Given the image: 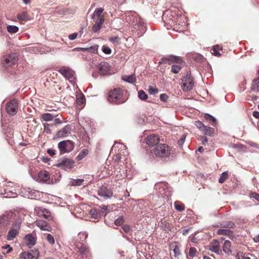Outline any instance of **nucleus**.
<instances>
[{"instance_id": "nucleus-60", "label": "nucleus", "mask_w": 259, "mask_h": 259, "mask_svg": "<svg viewBox=\"0 0 259 259\" xmlns=\"http://www.w3.org/2000/svg\"><path fill=\"white\" fill-rule=\"evenodd\" d=\"M79 236H80V237L81 236H83L84 237V239H85L87 237H88V233L85 232H80L79 234H78Z\"/></svg>"}, {"instance_id": "nucleus-64", "label": "nucleus", "mask_w": 259, "mask_h": 259, "mask_svg": "<svg viewBox=\"0 0 259 259\" xmlns=\"http://www.w3.org/2000/svg\"><path fill=\"white\" fill-rule=\"evenodd\" d=\"M19 259H26V256H25V252H23L21 253L20 256H19Z\"/></svg>"}, {"instance_id": "nucleus-50", "label": "nucleus", "mask_w": 259, "mask_h": 259, "mask_svg": "<svg viewBox=\"0 0 259 259\" xmlns=\"http://www.w3.org/2000/svg\"><path fill=\"white\" fill-rule=\"evenodd\" d=\"M101 25L95 23L92 27V30L94 32H97L101 29Z\"/></svg>"}, {"instance_id": "nucleus-27", "label": "nucleus", "mask_w": 259, "mask_h": 259, "mask_svg": "<svg viewBox=\"0 0 259 259\" xmlns=\"http://www.w3.org/2000/svg\"><path fill=\"white\" fill-rule=\"evenodd\" d=\"M17 19L20 21H26L29 19V16L26 12L18 14L17 16Z\"/></svg>"}, {"instance_id": "nucleus-2", "label": "nucleus", "mask_w": 259, "mask_h": 259, "mask_svg": "<svg viewBox=\"0 0 259 259\" xmlns=\"http://www.w3.org/2000/svg\"><path fill=\"white\" fill-rule=\"evenodd\" d=\"M153 154L158 158L167 157L171 154L170 149L166 144H160L153 148Z\"/></svg>"}, {"instance_id": "nucleus-14", "label": "nucleus", "mask_w": 259, "mask_h": 259, "mask_svg": "<svg viewBox=\"0 0 259 259\" xmlns=\"http://www.w3.org/2000/svg\"><path fill=\"white\" fill-rule=\"evenodd\" d=\"M71 126L69 125H66L62 130H60L57 134L58 138H64L67 137L71 134Z\"/></svg>"}, {"instance_id": "nucleus-26", "label": "nucleus", "mask_w": 259, "mask_h": 259, "mask_svg": "<svg viewBox=\"0 0 259 259\" xmlns=\"http://www.w3.org/2000/svg\"><path fill=\"white\" fill-rule=\"evenodd\" d=\"M231 245V243L229 240H226L224 243L223 245V251L226 253H229L231 252V250L230 249Z\"/></svg>"}, {"instance_id": "nucleus-20", "label": "nucleus", "mask_w": 259, "mask_h": 259, "mask_svg": "<svg viewBox=\"0 0 259 259\" xmlns=\"http://www.w3.org/2000/svg\"><path fill=\"white\" fill-rule=\"evenodd\" d=\"M9 185L6 186L5 189V192L4 193V197L6 198H14L16 196V193L14 192L13 190H10V188H9L10 186V184H12L11 183H9Z\"/></svg>"}, {"instance_id": "nucleus-58", "label": "nucleus", "mask_w": 259, "mask_h": 259, "mask_svg": "<svg viewBox=\"0 0 259 259\" xmlns=\"http://www.w3.org/2000/svg\"><path fill=\"white\" fill-rule=\"evenodd\" d=\"M87 48H76L73 49V51H87Z\"/></svg>"}, {"instance_id": "nucleus-43", "label": "nucleus", "mask_w": 259, "mask_h": 259, "mask_svg": "<svg viewBox=\"0 0 259 259\" xmlns=\"http://www.w3.org/2000/svg\"><path fill=\"white\" fill-rule=\"evenodd\" d=\"M109 40L112 43L115 45H118L119 43L120 38L118 36H115L110 38Z\"/></svg>"}, {"instance_id": "nucleus-33", "label": "nucleus", "mask_w": 259, "mask_h": 259, "mask_svg": "<svg viewBox=\"0 0 259 259\" xmlns=\"http://www.w3.org/2000/svg\"><path fill=\"white\" fill-rule=\"evenodd\" d=\"M7 29L8 31L11 33H16L19 29L17 26L13 25H8Z\"/></svg>"}, {"instance_id": "nucleus-13", "label": "nucleus", "mask_w": 259, "mask_h": 259, "mask_svg": "<svg viewBox=\"0 0 259 259\" xmlns=\"http://www.w3.org/2000/svg\"><path fill=\"white\" fill-rule=\"evenodd\" d=\"M74 163L73 161L66 159L61 160L57 164V166L64 169L71 168L73 167Z\"/></svg>"}, {"instance_id": "nucleus-9", "label": "nucleus", "mask_w": 259, "mask_h": 259, "mask_svg": "<svg viewBox=\"0 0 259 259\" xmlns=\"http://www.w3.org/2000/svg\"><path fill=\"white\" fill-rule=\"evenodd\" d=\"M98 194L104 200L110 198L113 195L112 191L105 186L101 187L98 191Z\"/></svg>"}, {"instance_id": "nucleus-54", "label": "nucleus", "mask_w": 259, "mask_h": 259, "mask_svg": "<svg viewBox=\"0 0 259 259\" xmlns=\"http://www.w3.org/2000/svg\"><path fill=\"white\" fill-rule=\"evenodd\" d=\"M175 208L178 211H182L185 209V207L183 204H175Z\"/></svg>"}, {"instance_id": "nucleus-34", "label": "nucleus", "mask_w": 259, "mask_h": 259, "mask_svg": "<svg viewBox=\"0 0 259 259\" xmlns=\"http://www.w3.org/2000/svg\"><path fill=\"white\" fill-rule=\"evenodd\" d=\"M181 65H172L171 69V72L174 73H178L182 68Z\"/></svg>"}, {"instance_id": "nucleus-31", "label": "nucleus", "mask_w": 259, "mask_h": 259, "mask_svg": "<svg viewBox=\"0 0 259 259\" xmlns=\"http://www.w3.org/2000/svg\"><path fill=\"white\" fill-rule=\"evenodd\" d=\"M89 153V151L87 149H83L79 154L77 156L76 159L78 160H81L83 158H84L86 155Z\"/></svg>"}, {"instance_id": "nucleus-32", "label": "nucleus", "mask_w": 259, "mask_h": 259, "mask_svg": "<svg viewBox=\"0 0 259 259\" xmlns=\"http://www.w3.org/2000/svg\"><path fill=\"white\" fill-rule=\"evenodd\" d=\"M89 214L92 218L97 219L100 216V213L96 209H92L89 211Z\"/></svg>"}, {"instance_id": "nucleus-19", "label": "nucleus", "mask_w": 259, "mask_h": 259, "mask_svg": "<svg viewBox=\"0 0 259 259\" xmlns=\"http://www.w3.org/2000/svg\"><path fill=\"white\" fill-rule=\"evenodd\" d=\"M40 182L46 183L50 179L49 173L47 171H41L38 174Z\"/></svg>"}, {"instance_id": "nucleus-28", "label": "nucleus", "mask_w": 259, "mask_h": 259, "mask_svg": "<svg viewBox=\"0 0 259 259\" xmlns=\"http://www.w3.org/2000/svg\"><path fill=\"white\" fill-rule=\"evenodd\" d=\"M123 80L124 81L129 82V83H133L136 80V78L134 75L132 74L130 75H124L122 77Z\"/></svg>"}, {"instance_id": "nucleus-40", "label": "nucleus", "mask_w": 259, "mask_h": 259, "mask_svg": "<svg viewBox=\"0 0 259 259\" xmlns=\"http://www.w3.org/2000/svg\"><path fill=\"white\" fill-rule=\"evenodd\" d=\"M98 47H99L98 45H95V46L89 47V48H87V51H88V52H91V53H97Z\"/></svg>"}, {"instance_id": "nucleus-29", "label": "nucleus", "mask_w": 259, "mask_h": 259, "mask_svg": "<svg viewBox=\"0 0 259 259\" xmlns=\"http://www.w3.org/2000/svg\"><path fill=\"white\" fill-rule=\"evenodd\" d=\"M55 117V116L50 113H45L42 114V119L46 121H51Z\"/></svg>"}, {"instance_id": "nucleus-41", "label": "nucleus", "mask_w": 259, "mask_h": 259, "mask_svg": "<svg viewBox=\"0 0 259 259\" xmlns=\"http://www.w3.org/2000/svg\"><path fill=\"white\" fill-rule=\"evenodd\" d=\"M39 256V252L36 250L34 252V255H32L31 253L29 252L27 253V257L28 259H37V257Z\"/></svg>"}, {"instance_id": "nucleus-46", "label": "nucleus", "mask_w": 259, "mask_h": 259, "mask_svg": "<svg viewBox=\"0 0 259 259\" xmlns=\"http://www.w3.org/2000/svg\"><path fill=\"white\" fill-rule=\"evenodd\" d=\"M138 97L140 99L142 100H146V93L145 92L141 90L138 92Z\"/></svg>"}, {"instance_id": "nucleus-35", "label": "nucleus", "mask_w": 259, "mask_h": 259, "mask_svg": "<svg viewBox=\"0 0 259 259\" xmlns=\"http://www.w3.org/2000/svg\"><path fill=\"white\" fill-rule=\"evenodd\" d=\"M1 248H2V250H3L4 249H7V251L6 252L2 251V253L4 254L9 253L11 252L13 250V248L12 247H11L10 245L9 244H7L5 246H2L1 247Z\"/></svg>"}, {"instance_id": "nucleus-38", "label": "nucleus", "mask_w": 259, "mask_h": 259, "mask_svg": "<svg viewBox=\"0 0 259 259\" xmlns=\"http://www.w3.org/2000/svg\"><path fill=\"white\" fill-rule=\"evenodd\" d=\"M218 234L220 235H230L232 232L229 229H220L218 230Z\"/></svg>"}, {"instance_id": "nucleus-45", "label": "nucleus", "mask_w": 259, "mask_h": 259, "mask_svg": "<svg viewBox=\"0 0 259 259\" xmlns=\"http://www.w3.org/2000/svg\"><path fill=\"white\" fill-rule=\"evenodd\" d=\"M47 240L49 243L53 245L55 243V240L54 237L50 234L47 235Z\"/></svg>"}, {"instance_id": "nucleus-3", "label": "nucleus", "mask_w": 259, "mask_h": 259, "mask_svg": "<svg viewBox=\"0 0 259 259\" xmlns=\"http://www.w3.org/2000/svg\"><path fill=\"white\" fill-rule=\"evenodd\" d=\"M58 145L61 154L72 151L74 147L73 142L70 140L61 141Z\"/></svg>"}, {"instance_id": "nucleus-30", "label": "nucleus", "mask_w": 259, "mask_h": 259, "mask_svg": "<svg viewBox=\"0 0 259 259\" xmlns=\"http://www.w3.org/2000/svg\"><path fill=\"white\" fill-rule=\"evenodd\" d=\"M83 179H73L70 181V184L72 186H80L83 184Z\"/></svg>"}, {"instance_id": "nucleus-18", "label": "nucleus", "mask_w": 259, "mask_h": 259, "mask_svg": "<svg viewBox=\"0 0 259 259\" xmlns=\"http://www.w3.org/2000/svg\"><path fill=\"white\" fill-rule=\"evenodd\" d=\"M159 139L157 136L155 135H149L147 137V144L149 146L155 145L158 143Z\"/></svg>"}, {"instance_id": "nucleus-53", "label": "nucleus", "mask_w": 259, "mask_h": 259, "mask_svg": "<svg viewBox=\"0 0 259 259\" xmlns=\"http://www.w3.org/2000/svg\"><path fill=\"white\" fill-rule=\"evenodd\" d=\"M185 139H186L185 136L183 135L181 138V139L178 141V144L179 146H180V147H182L183 146V144L185 142Z\"/></svg>"}, {"instance_id": "nucleus-8", "label": "nucleus", "mask_w": 259, "mask_h": 259, "mask_svg": "<svg viewBox=\"0 0 259 259\" xmlns=\"http://www.w3.org/2000/svg\"><path fill=\"white\" fill-rule=\"evenodd\" d=\"M20 228V225L19 223H15L12 225V227L9 230L7 236V239L8 240H12L18 234Z\"/></svg>"}, {"instance_id": "nucleus-23", "label": "nucleus", "mask_w": 259, "mask_h": 259, "mask_svg": "<svg viewBox=\"0 0 259 259\" xmlns=\"http://www.w3.org/2000/svg\"><path fill=\"white\" fill-rule=\"evenodd\" d=\"M27 245H34L35 244V239L31 234H27L25 236Z\"/></svg>"}, {"instance_id": "nucleus-59", "label": "nucleus", "mask_w": 259, "mask_h": 259, "mask_svg": "<svg viewBox=\"0 0 259 259\" xmlns=\"http://www.w3.org/2000/svg\"><path fill=\"white\" fill-rule=\"evenodd\" d=\"M251 197L255 198L256 200L259 201V194L256 193H252Z\"/></svg>"}, {"instance_id": "nucleus-7", "label": "nucleus", "mask_w": 259, "mask_h": 259, "mask_svg": "<svg viewBox=\"0 0 259 259\" xmlns=\"http://www.w3.org/2000/svg\"><path fill=\"white\" fill-rule=\"evenodd\" d=\"M173 63H177L179 64H182L184 63L183 60L178 56H170L168 58H163L159 62V65L162 63L170 64Z\"/></svg>"}, {"instance_id": "nucleus-39", "label": "nucleus", "mask_w": 259, "mask_h": 259, "mask_svg": "<svg viewBox=\"0 0 259 259\" xmlns=\"http://www.w3.org/2000/svg\"><path fill=\"white\" fill-rule=\"evenodd\" d=\"M145 116L144 114H142V116L141 115H138L137 117V122L141 124H143L145 122Z\"/></svg>"}, {"instance_id": "nucleus-55", "label": "nucleus", "mask_w": 259, "mask_h": 259, "mask_svg": "<svg viewBox=\"0 0 259 259\" xmlns=\"http://www.w3.org/2000/svg\"><path fill=\"white\" fill-rule=\"evenodd\" d=\"M168 99V96L166 94H162L160 96V99L162 101H166Z\"/></svg>"}, {"instance_id": "nucleus-63", "label": "nucleus", "mask_w": 259, "mask_h": 259, "mask_svg": "<svg viewBox=\"0 0 259 259\" xmlns=\"http://www.w3.org/2000/svg\"><path fill=\"white\" fill-rule=\"evenodd\" d=\"M252 115L254 117H255L256 118H259V112L258 111H253Z\"/></svg>"}, {"instance_id": "nucleus-22", "label": "nucleus", "mask_w": 259, "mask_h": 259, "mask_svg": "<svg viewBox=\"0 0 259 259\" xmlns=\"http://www.w3.org/2000/svg\"><path fill=\"white\" fill-rule=\"evenodd\" d=\"M204 118L207 122L210 123L212 126H214L217 125V119L210 114H204Z\"/></svg>"}, {"instance_id": "nucleus-49", "label": "nucleus", "mask_w": 259, "mask_h": 259, "mask_svg": "<svg viewBox=\"0 0 259 259\" xmlns=\"http://www.w3.org/2000/svg\"><path fill=\"white\" fill-rule=\"evenodd\" d=\"M102 49L103 52L106 54H110L111 53V50L106 46H103Z\"/></svg>"}, {"instance_id": "nucleus-4", "label": "nucleus", "mask_w": 259, "mask_h": 259, "mask_svg": "<svg viewBox=\"0 0 259 259\" xmlns=\"http://www.w3.org/2000/svg\"><path fill=\"white\" fill-rule=\"evenodd\" d=\"M194 124L203 134L210 137L214 136L213 128L205 125L203 123L199 120L195 121Z\"/></svg>"}, {"instance_id": "nucleus-48", "label": "nucleus", "mask_w": 259, "mask_h": 259, "mask_svg": "<svg viewBox=\"0 0 259 259\" xmlns=\"http://www.w3.org/2000/svg\"><path fill=\"white\" fill-rule=\"evenodd\" d=\"M196 249L194 247H191L189 249V255L191 257H194L196 256Z\"/></svg>"}, {"instance_id": "nucleus-56", "label": "nucleus", "mask_w": 259, "mask_h": 259, "mask_svg": "<svg viewBox=\"0 0 259 259\" xmlns=\"http://www.w3.org/2000/svg\"><path fill=\"white\" fill-rule=\"evenodd\" d=\"M235 226V224L232 222H229L226 224L224 225V227L228 228H233Z\"/></svg>"}, {"instance_id": "nucleus-12", "label": "nucleus", "mask_w": 259, "mask_h": 259, "mask_svg": "<svg viewBox=\"0 0 259 259\" xmlns=\"http://www.w3.org/2000/svg\"><path fill=\"white\" fill-rule=\"evenodd\" d=\"M35 211L40 217L46 219H50L51 218L50 212L46 208L38 207L35 208Z\"/></svg>"}, {"instance_id": "nucleus-52", "label": "nucleus", "mask_w": 259, "mask_h": 259, "mask_svg": "<svg viewBox=\"0 0 259 259\" xmlns=\"http://www.w3.org/2000/svg\"><path fill=\"white\" fill-rule=\"evenodd\" d=\"M104 22V17H98L97 20L95 21V23L102 26V24H103Z\"/></svg>"}, {"instance_id": "nucleus-62", "label": "nucleus", "mask_w": 259, "mask_h": 259, "mask_svg": "<svg viewBox=\"0 0 259 259\" xmlns=\"http://www.w3.org/2000/svg\"><path fill=\"white\" fill-rule=\"evenodd\" d=\"M122 229L124 231V232H127L129 231L130 228L128 225H124L122 227Z\"/></svg>"}, {"instance_id": "nucleus-57", "label": "nucleus", "mask_w": 259, "mask_h": 259, "mask_svg": "<svg viewBox=\"0 0 259 259\" xmlns=\"http://www.w3.org/2000/svg\"><path fill=\"white\" fill-rule=\"evenodd\" d=\"M77 35L78 34L77 33H74L71 34H70L68 37L70 40H74L76 38Z\"/></svg>"}, {"instance_id": "nucleus-6", "label": "nucleus", "mask_w": 259, "mask_h": 259, "mask_svg": "<svg viewBox=\"0 0 259 259\" xmlns=\"http://www.w3.org/2000/svg\"><path fill=\"white\" fill-rule=\"evenodd\" d=\"M194 86L193 79L189 74H187L182 79V87L184 91H189L192 89Z\"/></svg>"}, {"instance_id": "nucleus-1", "label": "nucleus", "mask_w": 259, "mask_h": 259, "mask_svg": "<svg viewBox=\"0 0 259 259\" xmlns=\"http://www.w3.org/2000/svg\"><path fill=\"white\" fill-rule=\"evenodd\" d=\"M108 100L116 104H120L125 102L123 98V93L120 89H115L111 91L108 94Z\"/></svg>"}, {"instance_id": "nucleus-21", "label": "nucleus", "mask_w": 259, "mask_h": 259, "mask_svg": "<svg viewBox=\"0 0 259 259\" xmlns=\"http://www.w3.org/2000/svg\"><path fill=\"white\" fill-rule=\"evenodd\" d=\"M170 247L172 248H174V252L175 256L176 257L180 254V245L178 242H174L171 243Z\"/></svg>"}, {"instance_id": "nucleus-24", "label": "nucleus", "mask_w": 259, "mask_h": 259, "mask_svg": "<svg viewBox=\"0 0 259 259\" xmlns=\"http://www.w3.org/2000/svg\"><path fill=\"white\" fill-rule=\"evenodd\" d=\"M78 251L81 254H87L90 252L89 247L83 244H81L80 246H78Z\"/></svg>"}, {"instance_id": "nucleus-51", "label": "nucleus", "mask_w": 259, "mask_h": 259, "mask_svg": "<svg viewBox=\"0 0 259 259\" xmlns=\"http://www.w3.org/2000/svg\"><path fill=\"white\" fill-rule=\"evenodd\" d=\"M85 100L84 97L81 95L77 98V103L78 105L83 104Z\"/></svg>"}, {"instance_id": "nucleus-25", "label": "nucleus", "mask_w": 259, "mask_h": 259, "mask_svg": "<svg viewBox=\"0 0 259 259\" xmlns=\"http://www.w3.org/2000/svg\"><path fill=\"white\" fill-rule=\"evenodd\" d=\"M251 89L253 92H259V79H255L253 80Z\"/></svg>"}, {"instance_id": "nucleus-16", "label": "nucleus", "mask_w": 259, "mask_h": 259, "mask_svg": "<svg viewBox=\"0 0 259 259\" xmlns=\"http://www.w3.org/2000/svg\"><path fill=\"white\" fill-rule=\"evenodd\" d=\"M209 249L218 254L222 253V250L220 249V245L219 241L217 240H213L210 243L209 246Z\"/></svg>"}, {"instance_id": "nucleus-37", "label": "nucleus", "mask_w": 259, "mask_h": 259, "mask_svg": "<svg viewBox=\"0 0 259 259\" xmlns=\"http://www.w3.org/2000/svg\"><path fill=\"white\" fill-rule=\"evenodd\" d=\"M228 172L226 171L223 172L222 174L220 179H219V183H223L226 180V179L228 178Z\"/></svg>"}, {"instance_id": "nucleus-61", "label": "nucleus", "mask_w": 259, "mask_h": 259, "mask_svg": "<svg viewBox=\"0 0 259 259\" xmlns=\"http://www.w3.org/2000/svg\"><path fill=\"white\" fill-rule=\"evenodd\" d=\"M47 152L51 156H53L55 154V150L53 149H49Z\"/></svg>"}, {"instance_id": "nucleus-17", "label": "nucleus", "mask_w": 259, "mask_h": 259, "mask_svg": "<svg viewBox=\"0 0 259 259\" xmlns=\"http://www.w3.org/2000/svg\"><path fill=\"white\" fill-rule=\"evenodd\" d=\"M36 226L41 230L51 231V227L48 223L42 220H37L35 222Z\"/></svg>"}, {"instance_id": "nucleus-36", "label": "nucleus", "mask_w": 259, "mask_h": 259, "mask_svg": "<svg viewBox=\"0 0 259 259\" xmlns=\"http://www.w3.org/2000/svg\"><path fill=\"white\" fill-rule=\"evenodd\" d=\"M222 48L218 45H216L213 47V48L212 49V54L216 56H220V54L219 52V50H221Z\"/></svg>"}, {"instance_id": "nucleus-15", "label": "nucleus", "mask_w": 259, "mask_h": 259, "mask_svg": "<svg viewBox=\"0 0 259 259\" xmlns=\"http://www.w3.org/2000/svg\"><path fill=\"white\" fill-rule=\"evenodd\" d=\"M59 72L66 78L70 79L73 77V71L69 68L63 67L60 69Z\"/></svg>"}, {"instance_id": "nucleus-47", "label": "nucleus", "mask_w": 259, "mask_h": 259, "mask_svg": "<svg viewBox=\"0 0 259 259\" xmlns=\"http://www.w3.org/2000/svg\"><path fill=\"white\" fill-rule=\"evenodd\" d=\"M123 223H124V218H123V217H120L118 218V219H117L115 221V224L117 226H120L122 224H123Z\"/></svg>"}, {"instance_id": "nucleus-5", "label": "nucleus", "mask_w": 259, "mask_h": 259, "mask_svg": "<svg viewBox=\"0 0 259 259\" xmlns=\"http://www.w3.org/2000/svg\"><path fill=\"white\" fill-rule=\"evenodd\" d=\"M6 110L8 114L14 116L16 114L18 110V101L15 99L10 100L7 104Z\"/></svg>"}, {"instance_id": "nucleus-44", "label": "nucleus", "mask_w": 259, "mask_h": 259, "mask_svg": "<svg viewBox=\"0 0 259 259\" xmlns=\"http://www.w3.org/2000/svg\"><path fill=\"white\" fill-rule=\"evenodd\" d=\"M104 9L102 8H98L95 10L94 14L97 15V17H104V16L102 15V13Z\"/></svg>"}, {"instance_id": "nucleus-11", "label": "nucleus", "mask_w": 259, "mask_h": 259, "mask_svg": "<svg viewBox=\"0 0 259 259\" xmlns=\"http://www.w3.org/2000/svg\"><path fill=\"white\" fill-rule=\"evenodd\" d=\"M99 73L101 75H104L109 73L110 66L109 64L106 62H102L98 66Z\"/></svg>"}, {"instance_id": "nucleus-10", "label": "nucleus", "mask_w": 259, "mask_h": 259, "mask_svg": "<svg viewBox=\"0 0 259 259\" xmlns=\"http://www.w3.org/2000/svg\"><path fill=\"white\" fill-rule=\"evenodd\" d=\"M18 60V56L16 53H12L8 56L4 57V61L9 66L15 64Z\"/></svg>"}, {"instance_id": "nucleus-42", "label": "nucleus", "mask_w": 259, "mask_h": 259, "mask_svg": "<svg viewBox=\"0 0 259 259\" xmlns=\"http://www.w3.org/2000/svg\"><path fill=\"white\" fill-rule=\"evenodd\" d=\"M148 92L150 95H155L158 93V89L157 88H156V87L153 88V87H149Z\"/></svg>"}]
</instances>
